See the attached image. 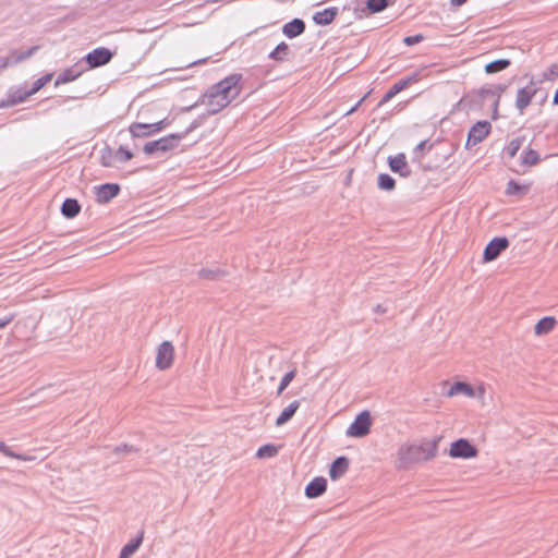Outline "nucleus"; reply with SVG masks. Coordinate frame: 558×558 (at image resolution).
<instances>
[{"label":"nucleus","instance_id":"1","mask_svg":"<svg viewBox=\"0 0 558 558\" xmlns=\"http://www.w3.org/2000/svg\"><path fill=\"white\" fill-rule=\"evenodd\" d=\"M240 74H231L216 85L206 95V104L210 113H217L226 108L240 94Z\"/></svg>","mask_w":558,"mask_h":558},{"label":"nucleus","instance_id":"2","mask_svg":"<svg viewBox=\"0 0 558 558\" xmlns=\"http://www.w3.org/2000/svg\"><path fill=\"white\" fill-rule=\"evenodd\" d=\"M437 453L435 441H424L420 445L400 447L398 451V469H409L411 464L432 460Z\"/></svg>","mask_w":558,"mask_h":558},{"label":"nucleus","instance_id":"3","mask_svg":"<svg viewBox=\"0 0 558 558\" xmlns=\"http://www.w3.org/2000/svg\"><path fill=\"white\" fill-rule=\"evenodd\" d=\"M170 124L171 121L168 118H163L155 123L133 122L129 126V132L134 138L149 137L168 128Z\"/></svg>","mask_w":558,"mask_h":558},{"label":"nucleus","instance_id":"4","mask_svg":"<svg viewBox=\"0 0 558 558\" xmlns=\"http://www.w3.org/2000/svg\"><path fill=\"white\" fill-rule=\"evenodd\" d=\"M181 138L182 136L180 134H169L157 141L146 143L143 147V150L146 155H153L157 151H169L178 146Z\"/></svg>","mask_w":558,"mask_h":558},{"label":"nucleus","instance_id":"5","mask_svg":"<svg viewBox=\"0 0 558 558\" xmlns=\"http://www.w3.org/2000/svg\"><path fill=\"white\" fill-rule=\"evenodd\" d=\"M174 355L175 349L172 342H161L156 350V367L160 371L170 368L173 364Z\"/></svg>","mask_w":558,"mask_h":558},{"label":"nucleus","instance_id":"6","mask_svg":"<svg viewBox=\"0 0 558 558\" xmlns=\"http://www.w3.org/2000/svg\"><path fill=\"white\" fill-rule=\"evenodd\" d=\"M504 92L505 87L501 85H497L494 87H482L476 92V96L478 97L481 104H484L485 101H492L494 107V119L497 117L499 101Z\"/></svg>","mask_w":558,"mask_h":558},{"label":"nucleus","instance_id":"7","mask_svg":"<svg viewBox=\"0 0 558 558\" xmlns=\"http://www.w3.org/2000/svg\"><path fill=\"white\" fill-rule=\"evenodd\" d=\"M478 451L468 439L460 438L450 446L449 454L452 458L470 459L475 458Z\"/></svg>","mask_w":558,"mask_h":558},{"label":"nucleus","instance_id":"8","mask_svg":"<svg viewBox=\"0 0 558 558\" xmlns=\"http://www.w3.org/2000/svg\"><path fill=\"white\" fill-rule=\"evenodd\" d=\"M509 246V241L505 236L494 238L485 247L483 253V262L490 263Z\"/></svg>","mask_w":558,"mask_h":558},{"label":"nucleus","instance_id":"9","mask_svg":"<svg viewBox=\"0 0 558 558\" xmlns=\"http://www.w3.org/2000/svg\"><path fill=\"white\" fill-rule=\"evenodd\" d=\"M372 420L368 411L361 412L348 428V435L363 437L369 433Z\"/></svg>","mask_w":558,"mask_h":558},{"label":"nucleus","instance_id":"10","mask_svg":"<svg viewBox=\"0 0 558 558\" xmlns=\"http://www.w3.org/2000/svg\"><path fill=\"white\" fill-rule=\"evenodd\" d=\"M113 53L105 47L96 48L86 56V62L90 69L105 65L110 62Z\"/></svg>","mask_w":558,"mask_h":558},{"label":"nucleus","instance_id":"11","mask_svg":"<svg viewBox=\"0 0 558 558\" xmlns=\"http://www.w3.org/2000/svg\"><path fill=\"white\" fill-rule=\"evenodd\" d=\"M458 393H463L469 398L483 399L485 395V386H450L445 392L446 397H453Z\"/></svg>","mask_w":558,"mask_h":558},{"label":"nucleus","instance_id":"12","mask_svg":"<svg viewBox=\"0 0 558 558\" xmlns=\"http://www.w3.org/2000/svg\"><path fill=\"white\" fill-rule=\"evenodd\" d=\"M420 77L418 74H413L409 77L402 78L399 82L395 83L390 89L385 94L383 99L380 100L379 105H384L391 100L397 94L402 92L403 89L408 88L411 84H414L418 82Z\"/></svg>","mask_w":558,"mask_h":558},{"label":"nucleus","instance_id":"13","mask_svg":"<svg viewBox=\"0 0 558 558\" xmlns=\"http://www.w3.org/2000/svg\"><path fill=\"white\" fill-rule=\"evenodd\" d=\"M490 124L487 121L477 122L469 132L468 145H476L485 140L490 133Z\"/></svg>","mask_w":558,"mask_h":558},{"label":"nucleus","instance_id":"14","mask_svg":"<svg viewBox=\"0 0 558 558\" xmlns=\"http://www.w3.org/2000/svg\"><path fill=\"white\" fill-rule=\"evenodd\" d=\"M536 95V88L533 85L524 86L520 88L515 97V107L523 113V111L530 106L533 98Z\"/></svg>","mask_w":558,"mask_h":558},{"label":"nucleus","instance_id":"15","mask_svg":"<svg viewBox=\"0 0 558 558\" xmlns=\"http://www.w3.org/2000/svg\"><path fill=\"white\" fill-rule=\"evenodd\" d=\"M531 186L532 183L530 182L521 183L515 180H509L505 189V194L509 197H515L519 199L529 194Z\"/></svg>","mask_w":558,"mask_h":558},{"label":"nucleus","instance_id":"16","mask_svg":"<svg viewBox=\"0 0 558 558\" xmlns=\"http://www.w3.org/2000/svg\"><path fill=\"white\" fill-rule=\"evenodd\" d=\"M327 489V481L325 477L318 476L312 480L305 487V495L308 498H317Z\"/></svg>","mask_w":558,"mask_h":558},{"label":"nucleus","instance_id":"17","mask_svg":"<svg viewBox=\"0 0 558 558\" xmlns=\"http://www.w3.org/2000/svg\"><path fill=\"white\" fill-rule=\"evenodd\" d=\"M120 192V186L116 183H106L97 187L96 196L99 203H108Z\"/></svg>","mask_w":558,"mask_h":558},{"label":"nucleus","instance_id":"18","mask_svg":"<svg viewBox=\"0 0 558 558\" xmlns=\"http://www.w3.org/2000/svg\"><path fill=\"white\" fill-rule=\"evenodd\" d=\"M388 163L391 171L397 172L402 177H408L410 174L408 161L404 154L401 153L396 156L389 157Z\"/></svg>","mask_w":558,"mask_h":558},{"label":"nucleus","instance_id":"19","mask_svg":"<svg viewBox=\"0 0 558 558\" xmlns=\"http://www.w3.org/2000/svg\"><path fill=\"white\" fill-rule=\"evenodd\" d=\"M349 469V459L347 457H338L330 465L329 476L331 480H338L343 476Z\"/></svg>","mask_w":558,"mask_h":558},{"label":"nucleus","instance_id":"20","mask_svg":"<svg viewBox=\"0 0 558 558\" xmlns=\"http://www.w3.org/2000/svg\"><path fill=\"white\" fill-rule=\"evenodd\" d=\"M557 319L554 316H546L541 318L534 326L535 336H544L551 332L557 326Z\"/></svg>","mask_w":558,"mask_h":558},{"label":"nucleus","instance_id":"21","mask_svg":"<svg viewBox=\"0 0 558 558\" xmlns=\"http://www.w3.org/2000/svg\"><path fill=\"white\" fill-rule=\"evenodd\" d=\"M143 539L144 532L141 531L135 538L131 539L128 544H125L122 547L118 558H130L138 549L141 544L143 543Z\"/></svg>","mask_w":558,"mask_h":558},{"label":"nucleus","instance_id":"22","mask_svg":"<svg viewBox=\"0 0 558 558\" xmlns=\"http://www.w3.org/2000/svg\"><path fill=\"white\" fill-rule=\"evenodd\" d=\"M305 29V24L302 20L295 19L289 23H287L282 32L283 34L289 38H294L299 35H301Z\"/></svg>","mask_w":558,"mask_h":558},{"label":"nucleus","instance_id":"23","mask_svg":"<svg viewBox=\"0 0 558 558\" xmlns=\"http://www.w3.org/2000/svg\"><path fill=\"white\" fill-rule=\"evenodd\" d=\"M336 15L337 9L330 8L316 12L313 16V20L316 24L328 25L335 20Z\"/></svg>","mask_w":558,"mask_h":558},{"label":"nucleus","instance_id":"24","mask_svg":"<svg viewBox=\"0 0 558 558\" xmlns=\"http://www.w3.org/2000/svg\"><path fill=\"white\" fill-rule=\"evenodd\" d=\"M300 407V402L299 401H293L291 402L288 407H286L281 413L279 414V416L277 417L276 420V425L277 426H281L283 425L284 423H287L293 415L294 413L296 412V410L299 409Z\"/></svg>","mask_w":558,"mask_h":558},{"label":"nucleus","instance_id":"25","mask_svg":"<svg viewBox=\"0 0 558 558\" xmlns=\"http://www.w3.org/2000/svg\"><path fill=\"white\" fill-rule=\"evenodd\" d=\"M81 206L74 198H66L61 207L62 214L68 218H73L78 215Z\"/></svg>","mask_w":558,"mask_h":558},{"label":"nucleus","instance_id":"26","mask_svg":"<svg viewBox=\"0 0 558 558\" xmlns=\"http://www.w3.org/2000/svg\"><path fill=\"white\" fill-rule=\"evenodd\" d=\"M524 141H525L524 136H520V137L511 140L504 148L505 155L508 158L512 159L517 155V153L520 150V148L522 147Z\"/></svg>","mask_w":558,"mask_h":558},{"label":"nucleus","instance_id":"27","mask_svg":"<svg viewBox=\"0 0 558 558\" xmlns=\"http://www.w3.org/2000/svg\"><path fill=\"white\" fill-rule=\"evenodd\" d=\"M117 158H118L117 150H113L110 147H105L101 150L100 163L104 167H113L117 162Z\"/></svg>","mask_w":558,"mask_h":558},{"label":"nucleus","instance_id":"28","mask_svg":"<svg viewBox=\"0 0 558 558\" xmlns=\"http://www.w3.org/2000/svg\"><path fill=\"white\" fill-rule=\"evenodd\" d=\"M539 161V155L536 150L527 148L522 153L521 165L523 167L535 166Z\"/></svg>","mask_w":558,"mask_h":558},{"label":"nucleus","instance_id":"29","mask_svg":"<svg viewBox=\"0 0 558 558\" xmlns=\"http://www.w3.org/2000/svg\"><path fill=\"white\" fill-rule=\"evenodd\" d=\"M509 65H510V60L499 59V60L493 61L490 63H487L485 65V72L487 74L497 73V72L506 70Z\"/></svg>","mask_w":558,"mask_h":558},{"label":"nucleus","instance_id":"30","mask_svg":"<svg viewBox=\"0 0 558 558\" xmlns=\"http://www.w3.org/2000/svg\"><path fill=\"white\" fill-rule=\"evenodd\" d=\"M81 75L80 71L74 70L73 68L66 69L63 73L56 80L54 85L59 86L62 84L70 83L76 80Z\"/></svg>","mask_w":558,"mask_h":558},{"label":"nucleus","instance_id":"31","mask_svg":"<svg viewBox=\"0 0 558 558\" xmlns=\"http://www.w3.org/2000/svg\"><path fill=\"white\" fill-rule=\"evenodd\" d=\"M289 52V46L280 43L269 54V58L276 61H283Z\"/></svg>","mask_w":558,"mask_h":558},{"label":"nucleus","instance_id":"32","mask_svg":"<svg viewBox=\"0 0 558 558\" xmlns=\"http://www.w3.org/2000/svg\"><path fill=\"white\" fill-rule=\"evenodd\" d=\"M278 454V448L272 444H267L258 448L256 452V457L259 459L263 458H272Z\"/></svg>","mask_w":558,"mask_h":558},{"label":"nucleus","instance_id":"33","mask_svg":"<svg viewBox=\"0 0 558 558\" xmlns=\"http://www.w3.org/2000/svg\"><path fill=\"white\" fill-rule=\"evenodd\" d=\"M396 186V181L392 177L386 173L378 175V187L385 191H392Z\"/></svg>","mask_w":558,"mask_h":558},{"label":"nucleus","instance_id":"34","mask_svg":"<svg viewBox=\"0 0 558 558\" xmlns=\"http://www.w3.org/2000/svg\"><path fill=\"white\" fill-rule=\"evenodd\" d=\"M31 96H32V94H29V90H27V92L16 90L9 96L8 102L11 106L17 105L20 102L25 101Z\"/></svg>","mask_w":558,"mask_h":558},{"label":"nucleus","instance_id":"35","mask_svg":"<svg viewBox=\"0 0 558 558\" xmlns=\"http://www.w3.org/2000/svg\"><path fill=\"white\" fill-rule=\"evenodd\" d=\"M52 78V73H47L37 81H35L32 89H29V94L34 95L39 92L45 85H47Z\"/></svg>","mask_w":558,"mask_h":558},{"label":"nucleus","instance_id":"36","mask_svg":"<svg viewBox=\"0 0 558 558\" xmlns=\"http://www.w3.org/2000/svg\"><path fill=\"white\" fill-rule=\"evenodd\" d=\"M387 5V0H367L366 2L367 9L373 13H377L385 10Z\"/></svg>","mask_w":558,"mask_h":558},{"label":"nucleus","instance_id":"37","mask_svg":"<svg viewBox=\"0 0 558 558\" xmlns=\"http://www.w3.org/2000/svg\"><path fill=\"white\" fill-rule=\"evenodd\" d=\"M558 77V63H554L543 73L545 81H554Z\"/></svg>","mask_w":558,"mask_h":558},{"label":"nucleus","instance_id":"38","mask_svg":"<svg viewBox=\"0 0 558 558\" xmlns=\"http://www.w3.org/2000/svg\"><path fill=\"white\" fill-rule=\"evenodd\" d=\"M117 162H126L133 158V153L122 146L117 149Z\"/></svg>","mask_w":558,"mask_h":558},{"label":"nucleus","instance_id":"39","mask_svg":"<svg viewBox=\"0 0 558 558\" xmlns=\"http://www.w3.org/2000/svg\"><path fill=\"white\" fill-rule=\"evenodd\" d=\"M423 38H424L423 35L408 36L403 39V43L407 46H412V45L421 43L423 40Z\"/></svg>","mask_w":558,"mask_h":558},{"label":"nucleus","instance_id":"40","mask_svg":"<svg viewBox=\"0 0 558 558\" xmlns=\"http://www.w3.org/2000/svg\"><path fill=\"white\" fill-rule=\"evenodd\" d=\"M132 451L136 452V451H137V449H134L132 446H129V445H126V444H124V445H120V446H117V447L114 448V452H116L117 454L124 453V452H132Z\"/></svg>","mask_w":558,"mask_h":558},{"label":"nucleus","instance_id":"41","mask_svg":"<svg viewBox=\"0 0 558 558\" xmlns=\"http://www.w3.org/2000/svg\"><path fill=\"white\" fill-rule=\"evenodd\" d=\"M9 458H13V459L21 460V461H33L35 459L32 456H27V454H23V453H16L14 451H11Z\"/></svg>","mask_w":558,"mask_h":558},{"label":"nucleus","instance_id":"42","mask_svg":"<svg viewBox=\"0 0 558 558\" xmlns=\"http://www.w3.org/2000/svg\"><path fill=\"white\" fill-rule=\"evenodd\" d=\"M293 379H294V371L287 373L283 376L281 384H290Z\"/></svg>","mask_w":558,"mask_h":558},{"label":"nucleus","instance_id":"43","mask_svg":"<svg viewBox=\"0 0 558 558\" xmlns=\"http://www.w3.org/2000/svg\"><path fill=\"white\" fill-rule=\"evenodd\" d=\"M11 449L3 442L0 441V452L3 453L5 457H10Z\"/></svg>","mask_w":558,"mask_h":558},{"label":"nucleus","instance_id":"44","mask_svg":"<svg viewBox=\"0 0 558 558\" xmlns=\"http://www.w3.org/2000/svg\"><path fill=\"white\" fill-rule=\"evenodd\" d=\"M12 320H13V316H10V317H8L5 319H0V329H2L5 326H8Z\"/></svg>","mask_w":558,"mask_h":558},{"label":"nucleus","instance_id":"45","mask_svg":"<svg viewBox=\"0 0 558 558\" xmlns=\"http://www.w3.org/2000/svg\"><path fill=\"white\" fill-rule=\"evenodd\" d=\"M468 0H450V3L452 7H461Z\"/></svg>","mask_w":558,"mask_h":558},{"label":"nucleus","instance_id":"46","mask_svg":"<svg viewBox=\"0 0 558 558\" xmlns=\"http://www.w3.org/2000/svg\"><path fill=\"white\" fill-rule=\"evenodd\" d=\"M426 147V142L423 141L421 142L416 147H415V151H423Z\"/></svg>","mask_w":558,"mask_h":558},{"label":"nucleus","instance_id":"47","mask_svg":"<svg viewBox=\"0 0 558 558\" xmlns=\"http://www.w3.org/2000/svg\"><path fill=\"white\" fill-rule=\"evenodd\" d=\"M363 100H364V98H363V99H361V100H360V101H359L354 107H352V109H350V110L347 112V116H349V114H351L352 112H354V111L357 109V107L361 105V102H362Z\"/></svg>","mask_w":558,"mask_h":558},{"label":"nucleus","instance_id":"48","mask_svg":"<svg viewBox=\"0 0 558 558\" xmlns=\"http://www.w3.org/2000/svg\"><path fill=\"white\" fill-rule=\"evenodd\" d=\"M553 102H554L555 105H558V87H557V90H556V93H555V95H554Z\"/></svg>","mask_w":558,"mask_h":558},{"label":"nucleus","instance_id":"49","mask_svg":"<svg viewBox=\"0 0 558 558\" xmlns=\"http://www.w3.org/2000/svg\"><path fill=\"white\" fill-rule=\"evenodd\" d=\"M288 386H279L278 388V391H277V395H281L282 391L287 388Z\"/></svg>","mask_w":558,"mask_h":558},{"label":"nucleus","instance_id":"50","mask_svg":"<svg viewBox=\"0 0 558 558\" xmlns=\"http://www.w3.org/2000/svg\"><path fill=\"white\" fill-rule=\"evenodd\" d=\"M146 111H153V108H150L149 106H147Z\"/></svg>","mask_w":558,"mask_h":558}]
</instances>
